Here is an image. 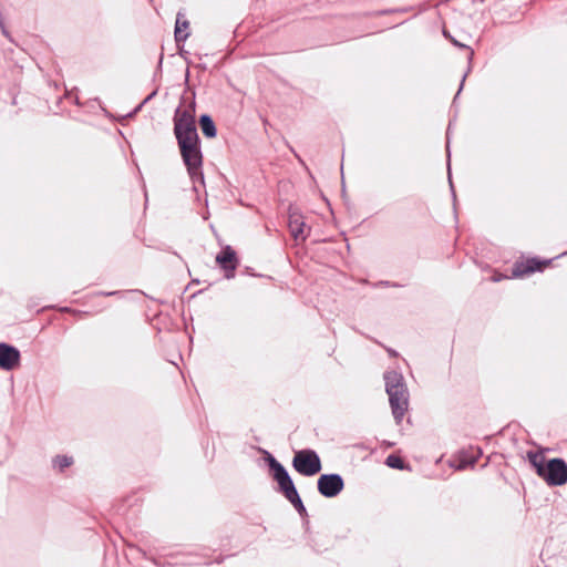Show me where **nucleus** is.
I'll return each instance as SVG.
<instances>
[{
  "label": "nucleus",
  "mask_w": 567,
  "mask_h": 567,
  "mask_svg": "<svg viewBox=\"0 0 567 567\" xmlns=\"http://www.w3.org/2000/svg\"><path fill=\"white\" fill-rule=\"evenodd\" d=\"M386 393L389 395L392 413L396 422H400L408 410V390L403 377L394 371L384 375Z\"/></svg>",
  "instance_id": "1"
},
{
  "label": "nucleus",
  "mask_w": 567,
  "mask_h": 567,
  "mask_svg": "<svg viewBox=\"0 0 567 567\" xmlns=\"http://www.w3.org/2000/svg\"><path fill=\"white\" fill-rule=\"evenodd\" d=\"M529 457L537 474L549 485H563L567 482V465L563 460L554 458L545 464L540 455L534 454Z\"/></svg>",
  "instance_id": "2"
},
{
  "label": "nucleus",
  "mask_w": 567,
  "mask_h": 567,
  "mask_svg": "<svg viewBox=\"0 0 567 567\" xmlns=\"http://www.w3.org/2000/svg\"><path fill=\"white\" fill-rule=\"evenodd\" d=\"M174 131L179 147L198 143V134L195 126V121L189 113L183 112L177 114L175 118Z\"/></svg>",
  "instance_id": "3"
},
{
  "label": "nucleus",
  "mask_w": 567,
  "mask_h": 567,
  "mask_svg": "<svg viewBox=\"0 0 567 567\" xmlns=\"http://www.w3.org/2000/svg\"><path fill=\"white\" fill-rule=\"evenodd\" d=\"M293 468L301 475L313 476L321 471V461L312 450L298 451L292 460Z\"/></svg>",
  "instance_id": "4"
},
{
  "label": "nucleus",
  "mask_w": 567,
  "mask_h": 567,
  "mask_svg": "<svg viewBox=\"0 0 567 567\" xmlns=\"http://www.w3.org/2000/svg\"><path fill=\"white\" fill-rule=\"evenodd\" d=\"M181 154L183 161L187 167L188 174L193 181L199 178L203 181V174L200 172L203 156L199 148V144L182 146Z\"/></svg>",
  "instance_id": "5"
},
{
  "label": "nucleus",
  "mask_w": 567,
  "mask_h": 567,
  "mask_svg": "<svg viewBox=\"0 0 567 567\" xmlns=\"http://www.w3.org/2000/svg\"><path fill=\"white\" fill-rule=\"evenodd\" d=\"M343 487L344 483L339 474H322L318 478V491L324 497L337 496Z\"/></svg>",
  "instance_id": "6"
},
{
  "label": "nucleus",
  "mask_w": 567,
  "mask_h": 567,
  "mask_svg": "<svg viewBox=\"0 0 567 567\" xmlns=\"http://www.w3.org/2000/svg\"><path fill=\"white\" fill-rule=\"evenodd\" d=\"M269 466L274 472V478L277 481L280 491L286 497L297 491L288 472L279 462H277L274 457H270Z\"/></svg>",
  "instance_id": "7"
},
{
  "label": "nucleus",
  "mask_w": 567,
  "mask_h": 567,
  "mask_svg": "<svg viewBox=\"0 0 567 567\" xmlns=\"http://www.w3.org/2000/svg\"><path fill=\"white\" fill-rule=\"evenodd\" d=\"M216 262L226 271V278L234 277V271L238 266V258L236 251L230 246L224 247L216 256Z\"/></svg>",
  "instance_id": "8"
},
{
  "label": "nucleus",
  "mask_w": 567,
  "mask_h": 567,
  "mask_svg": "<svg viewBox=\"0 0 567 567\" xmlns=\"http://www.w3.org/2000/svg\"><path fill=\"white\" fill-rule=\"evenodd\" d=\"M288 226L290 234L296 241L306 240L309 234V228H307L301 214L298 212H290Z\"/></svg>",
  "instance_id": "9"
},
{
  "label": "nucleus",
  "mask_w": 567,
  "mask_h": 567,
  "mask_svg": "<svg viewBox=\"0 0 567 567\" xmlns=\"http://www.w3.org/2000/svg\"><path fill=\"white\" fill-rule=\"evenodd\" d=\"M20 352L12 346L0 343V368L3 370H12L19 365Z\"/></svg>",
  "instance_id": "10"
},
{
  "label": "nucleus",
  "mask_w": 567,
  "mask_h": 567,
  "mask_svg": "<svg viewBox=\"0 0 567 567\" xmlns=\"http://www.w3.org/2000/svg\"><path fill=\"white\" fill-rule=\"evenodd\" d=\"M540 269H542L540 262L533 259V260H528L525 265H517L513 269V276L522 277L526 274L533 272L535 270H540Z\"/></svg>",
  "instance_id": "11"
},
{
  "label": "nucleus",
  "mask_w": 567,
  "mask_h": 567,
  "mask_svg": "<svg viewBox=\"0 0 567 567\" xmlns=\"http://www.w3.org/2000/svg\"><path fill=\"white\" fill-rule=\"evenodd\" d=\"M478 455H480V450H476L475 452H473L471 456H467V453L463 452L460 454L458 460L456 461L457 463L453 464V466L456 470H464L468 466H473L475 464Z\"/></svg>",
  "instance_id": "12"
},
{
  "label": "nucleus",
  "mask_w": 567,
  "mask_h": 567,
  "mask_svg": "<svg viewBox=\"0 0 567 567\" xmlns=\"http://www.w3.org/2000/svg\"><path fill=\"white\" fill-rule=\"evenodd\" d=\"M199 124L202 132L206 137L213 138L216 136L217 130L209 115H202L199 118Z\"/></svg>",
  "instance_id": "13"
},
{
  "label": "nucleus",
  "mask_w": 567,
  "mask_h": 567,
  "mask_svg": "<svg viewBox=\"0 0 567 567\" xmlns=\"http://www.w3.org/2000/svg\"><path fill=\"white\" fill-rule=\"evenodd\" d=\"M188 29V21L182 19V14H177L175 24V39L177 42L185 41L188 37L186 30Z\"/></svg>",
  "instance_id": "14"
},
{
  "label": "nucleus",
  "mask_w": 567,
  "mask_h": 567,
  "mask_svg": "<svg viewBox=\"0 0 567 567\" xmlns=\"http://www.w3.org/2000/svg\"><path fill=\"white\" fill-rule=\"evenodd\" d=\"M286 498L295 506V508L300 514L306 513V508H305L297 491L293 492L291 495H288V497H286Z\"/></svg>",
  "instance_id": "15"
},
{
  "label": "nucleus",
  "mask_w": 567,
  "mask_h": 567,
  "mask_svg": "<svg viewBox=\"0 0 567 567\" xmlns=\"http://www.w3.org/2000/svg\"><path fill=\"white\" fill-rule=\"evenodd\" d=\"M73 460L69 456H56L54 460V466L59 467L60 470H63L64 467H68L72 464Z\"/></svg>",
  "instance_id": "16"
},
{
  "label": "nucleus",
  "mask_w": 567,
  "mask_h": 567,
  "mask_svg": "<svg viewBox=\"0 0 567 567\" xmlns=\"http://www.w3.org/2000/svg\"><path fill=\"white\" fill-rule=\"evenodd\" d=\"M386 465L392 467V468H402L403 467V462L400 457L395 456V455H389L386 457V461H385Z\"/></svg>",
  "instance_id": "17"
}]
</instances>
